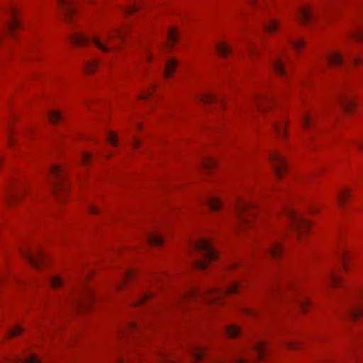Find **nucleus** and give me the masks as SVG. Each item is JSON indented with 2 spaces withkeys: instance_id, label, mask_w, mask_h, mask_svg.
I'll return each instance as SVG.
<instances>
[{
  "instance_id": "nucleus-62",
  "label": "nucleus",
  "mask_w": 363,
  "mask_h": 363,
  "mask_svg": "<svg viewBox=\"0 0 363 363\" xmlns=\"http://www.w3.org/2000/svg\"><path fill=\"white\" fill-rule=\"evenodd\" d=\"M252 4H256L257 0H250Z\"/></svg>"
},
{
  "instance_id": "nucleus-36",
  "label": "nucleus",
  "mask_w": 363,
  "mask_h": 363,
  "mask_svg": "<svg viewBox=\"0 0 363 363\" xmlns=\"http://www.w3.org/2000/svg\"><path fill=\"white\" fill-rule=\"evenodd\" d=\"M349 196L350 191L348 189L341 191L337 196L338 203L341 206L343 205Z\"/></svg>"
},
{
  "instance_id": "nucleus-47",
  "label": "nucleus",
  "mask_w": 363,
  "mask_h": 363,
  "mask_svg": "<svg viewBox=\"0 0 363 363\" xmlns=\"http://www.w3.org/2000/svg\"><path fill=\"white\" fill-rule=\"evenodd\" d=\"M108 140L113 146L117 145L116 135L113 132H109Z\"/></svg>"
},
{
  "instance_id": "nucleus-46",
  "label": "nucleus",
  "mask_w": 363,
  "mask_h": 363,
  "mask_svg": "<svg viewBox=\"0 0 363 363\" xmlns=\"http://www.w3.org/2000/svg\"><path fill=\"white\" fill-rule=\"evenodd\" d=\"M140 9L139 4H134L133 5L129 6L124 9V12L127 14L132 13Z\"/></svg>"
},
{
  "instance_id": "nucleus-27",
  "label": "nucleus",
  "mask_w": 363,
  "mask_h": 363,
  "mask_svg": "<svg viewBox=\"0 0 363 363\" xmlns=\"http://www.w3.org/2000/svg\"><path fill=\"white\" fill-rule=\"evenodd\" d=\"M254 100L260 111L264 110L265 106H267V104L269 103V99L263 95L255 96Z\"/></svg>"
},
{
  "instance_id": "nucleus-34",
  "label": "nucleus",
  "mask_w": 363,
  "mask_h": 363,
  "mask_svg": "<svg viewBox=\"0 0 363 363\" xmlns=\"http://www.w3.org/2000/svg\"><path fill=\"white\" fill-rule=\"evenodd\" d=\"M226 333L230 337H236L240 333V330L235 325H229L226 328Z\"/></svg>"
},
{
  "instance_id": "nucleus-2",
  "label": "nucleus",
  "mask_w": 363,
  "mask_h": 363,
  "mask_svg": "<svg viewBox=\"0 0 363 363\" xmlns=\"http://www.w3.org/2000/svg\"><path fill=\"white\" fill-rule=\"evenodd\" d=\"M191 253L199 257L194 259L193 264L195 267L200 269H205L209 262L218 258L217 252L208 239H201L192 242Z\"/></svg>"
},
{
  "instance_id": "nucleus-33",
  "label": "nucleus",
  "mask_w": 363,
  "mask_h": 363,
  "mask_svg": "<svg viewBox=\"0 0 363 363\" xmlns=\"http://www.w3.org/2000/svg\"><path fill=\"white\" fill-rule=\"evenodd\" d=\"M152 296V294L150 292H143L141 293L138 298L133 302V305L139 306L142 304L144 301L150 298Z\"/></svg>"
},
{
  "instance_id": "nucleus-28",
  "label": "nucleus",
  "mask_w": 363,
  "mask_h": 363,
  "mask_svg": "<svg viewBox=\"0 0 363 363\" xmlns=\"http://www.w3.org/2000/svg\"><path fill=\"white\" fill-rule=\"evenodd\" d=\"M278 27V23L273 18H269L264 23V30L268 33L276 31Z\"/></svg>"
},
{
  "instance_id": "nucleus-6",
  "label": "nucleus",
  "mask_w": 363,
  "mask_h": 363,
  "mask_svg": "<svg viewBox=\"0 0 363 363\" xmlns=\"http://www.w3.org/2000/svg\"><path fill=\"white\" fill-rule=\"evenodd\" d=\"M50 171L52 176L51 181L52 192L55 196L60 197V190L67 188V185L63 180L65 170L58 165H53L50 167Z\"/></svg>"
},
{
  "instance_id": "nucleus-52",
  "label": "nucleus",
  "mask_w": 363,
  "mask_h": 363,
  "mask_svg": "<svg viewBox=\"0 0 363 363\" xmlns=\"http://www.w3.org/2000/svg\"><path fill=\"white\" fill-rule=\"evenodd\" d=\"M248 50L251 55H256L258 52L257 47L252 43H248Z\"/></svg>"
},
{
  "instance_id": "nucleus-39",
  "label": "nucleus",
  "mask_w": 363,
  "mask_h": 363,
  "mask_svg": "<svg viewBox=\"0 0 363 363\" xmlns=\"http://www.w3.org/2000/svg\"><path fill=\"white\" fill-rule=\"evenodd\" d=\"M216 165V161L213 158H206L202 162L203 167L206 170L213 169Z\"/></svg>"
},
{
  "instance_id": "nucleus-45",
  "label": "nucleus",
  "mask_w": 363,
  "mask_h": 363,
  "mask_svg": "<svg viewBox=\"0 0 363 363\" xmlns=\"http://www.w3.org/2000/svg\"><path fill=\"white\" fill-rule=\"evenodd\" d=\"M22 331H23V329L21 328V327H20L18 325H16L15 327H13L12 329H11L9 330V335L10 337H15V336L20 335Z\"/></svg>"
},
{
  "instance_id": "nucleus-53",
  "label": "nucleus",
  "mask_w": 363,
  "mask_h": 363,
  "mask_svg": "<svg viewBox=\"0 0 363 363\" xmlns=\"http://www.w3.org/2000/svg\"><path fill=\"white\" fill-rule=\"evenodd\" d=\"M286 347L289 349H296L299 347V343L297 342L288 341L285 343Z\"/></svg>"
},
{
  "instance_id": "nucleus-3",
  "label": "nucleus",
  "mask_w": 363,
  "mask_h": 363,
  "mask_svg": "<svg viewBox=\"0 0 363 363\" xmlns=\"http://www.w3.org/2000/svg\"><path fill=\"white\" fill-rule=\"evenodd\" d=\"M240 284L233 281L229 284L224 289H208L204 291L192 289L186 296L182 298H191L197 296H203L208 303H217L220 301L222 297L226 294H235L239 291Z\"/></svg>"
},
{
  "instance_id": "nucleus-24",
  "label": "nucleus",
  "mask_w": 363,
  "mask_h": 363,
  "mask_svg": "<svg viewBox=\"0 0 363 363\" xmlns=\"http://www.w3.org/2000/svg\"><path fill=\"white\" fill-rule=\"evenodd\" d=\"M147 241L149 244L152 245H161L163 242V238L153 233H150L146 235Z\"/></svg>"
},
{
  "instance_id": "nucleus-8",
  "label": "nucleus",
  "mask_w": 363,
  "mask_h": 363,
  "mask_svg": "<svg viewBox=\"0 0 363 363\" xmlns=\"http://www.w3.org/2000/svg\"><path fill=\"white\" fill-rule=\"evenodd\" d=\"M319 11L316 8L311 6H301L298 9L296 13V18L303 23H307L316 18Z\"/></svg>"
},
{
  "instance_id": "nucleus-56",
  "label": "nucleus",
  "mask_w": 363,
  "mask_h": 363,
  "mask_svg": "<svg viewBox=\"0 0 363 363\" xmlns=\"http://www.w3.org/2000/svg\"><path fill=\"white\" fill-rule=\"evenodd\" d=\"M9 143L10 145H14V140L13 139V138L11 136L9 137Z\"/></svg>"
},
{
  "instance_id": "nucleus-41",
  "label": "nucleus",
  "mask_w": 363,
  "mask_h": 363,
  "mask_svg": "<svg viewBox=\"0 0 363 363\" xmlns=\"http://www.w3.org/2000/svg\"><path fill=\"white\" fill-rule=\"evenodd\" d=\"M272 125H273L274 129L277 133V134L281 135V134L284 133L285 126H286L285 121H282L280 123L274 122Z\"/></svg>"
},
{
  "instance_id": "nucleus-16",
  "label": "nucleus",
  "mask_w": 363,
  "mask_h": 363,
  "mask_svg": "<svg viewBox=\"0 0 363 363\" xmlns=\"http://www.w3.org/2000/svg\"><path fill=\"white\" fill-rule=\"evenodd\" d=\"M338 103L345 111H350L354 106V99L347 96H340L338 97Z\"/></svg>"
},
{
  "instance_id": "nucleus-59",
  "label": "nucleus",
  "mask_w": 363,
  "mask_h": 363,
  "mask_svg": "<svg viewBox=\"0 0 363 363\" xmlns=\"http://www.w3.org/2000/svg\"><path fill=\"white\" fill-rule=\"evenodd\" d=\"M146 57H147V59L148 60H150V58H151V56H150V55L149 54V52H148L147 51V53H146Z\"/></svg>"
},
{
  "instance_id": "nucleus-17",
  "label": "nucleus",
  "mask_w": 363,
  "mask_h": 363,
  "mask_svg": "<svg viewBox=\"0 0 363 363\" xmlns=\"http://www.w3.org/2000/svg\"><path fill=\"white\" fill-rule=\"evenodd\" d=\"M204 202L213 211H218L222 206V202L220 200L213 196H207L205 199Z\"/></svg>"
},
{
  "instance_id": "nucleus-11",
  "label": "nucleus",
  "mask_w": 363,
  "mask_h": 363,
  "mask_svg": "<svg viewBox=\"0 0 363 363\" xmlns=\"http://www.w3.org/2000/svg\"><path fill=\"white\" fill-rule=\"evenodd\" d=\"M24 192L23 186L20 184H13L8 189L6 199L9 204H13L17 202Z\"/></svg>"
},
{
  "instance_id": "nucleus-57",
  "label": "nucleus",
  "mask_w": 363,
  "mask_h": 363,
  "mask_svg": "<svg viewBox=\"0 0 363 363\" xmlns=\"http://www.w3.org/2000/svg\"><path fill=\"white\" fill-rule=\"evenodd\" d=\"M139 145H140V140H138V139H135V140H134V145L135 147H137V146H139Z\"/></svg>"
},
{
  "instance_id": "nucleus-32",
  "label": "nucleus",
  "mask_w": 363,
  "mask_h": 363,
  "mask_svg": "<svg viewBox=\"0 0 363 363\" xmlns=\"http://www.w3.org/2000/svg\"><path fill=\"white\" fill-rule=\"evenodd\" d=\"M327 279L329 282V284L332 286H337L340 282V277L336 275L334 272H330L328 273Z\"/></svg>"
},
{
  "instance_id": "nucleus-7",
  "label": "nucleus",
  "mask_w": 363,
  "mask_h": 363,
  "mask_svg": "<svg viewBox=\"0 0 363 363\" xmlns=\"http://www.w3.org/2000/svg\"><path fill=\"white\" fill-rule=\"evenodd\" d=\"M25 259L35 268L39 269L44 259V255L40 249L33 251L30 248H26L22 251Z\"/></svg>"
},
{
  "instance_id": "nucleus-60",
  "label": "nucleus",
  "mask_w": 363,
  "mask_h": 363,
  "mask_svg": "<svg viewBox=\"0 0 363 363\" xmlns=\"http://www.w3.org/2000/svg\"><path fill=\"white\" fill-rule=\"evenodd\" d=\"M116 363H123V360L121 359L118 358V359H117Z\"/></svg>"
},
{
  "instance_id": "nucleus-37",
  "label": "nucleus",
  "mask_w": 363,
  "mask_h": 363,
  "mask_svg": "<svg viewBox=\"0 0 363 363\" xmlns=\"http://www.w3.org/2000/svg\"><path fill=\"white\" fill-rule=\"evenodd\" d=\"M133 276H134L133 271L129 270V269L124 270L123 272L118 287H121V286L122 284H123L124 282H125L127 280L131 279Z\"/></svg>"
},
{
  "instance_id": "nucleus-43",
  "label": "nucleus",
  "mask_w": 363,
  "mask_h": 363,
  "mask_svg": "<svg viewBox=\"0 0 363 363\" xmlns=\"http://www.w3.org/2000/svg\"><path fill=\"white\" fill-rule=\"evenodd\" d=\"M50 282L52 286L55 289H57L62 285V280L58 276H53L50 278Z\"/></svg>"
},
{
  "instance_id": "nucleus-18",
  "label": "nucleus",
  "mask_w": 363,
  "mask_h": 363,
  "mask_svg": "<svg viewBox=\"0 0 363 363\" xmlns=\"http://www.w3.org/2000/svg\"><path fill=\"white\" fill-rule=\"evenodd\" d=\"M267 348V343L262 341H258L253 345V350L256 352V358L261 359L264 358V352Z\"/></svg>"
},
{
  "instance_id": "nucleus-13",
  "label": "nucleus",
  "mask_w": 363,
  "mask_h": 363,
  "mask_svg": "<svg viewBox=\"0 0 363 363\" xmlns=\"http://www.w3.org/2000/svg\"><path fill=\"white\" fill-rule=\"evenodd\" d=\"M7 12L10 16V19L6 23V29L8 32L12 33L20 26V22L17 18L18 11L15 7L10 6Z\"/></svg>"
},
{
  "instance_id": "nucleus-54",
  "label": "nucleus",
  "mask_w": 363,
  "mask_h": 363,
  "mask_svg": "<svg viewBox=\"0 0 363 363\" xmlns=\"http://www.w3.org/2000/svg\"><path fill=\"white\" fill-rule=\"evenodd\" d=\"M223 363H246V361L242 358L235 357L230 362H223Z\"/></svg>"
},
{
  "instance_id": "nucleus-10",
  "label": "nucleus",
  "mask_w": 363,
  "mask_h": 363,
  "mask_svg": "<svg viewBox=\"0 0 363 363\" xmlns=\"http://www.w3.org/2000/svg\"><path fill=\"white\" fill-rule=\"evenodd\" d=\"M73 0H58V6L62 15L67 21H70L74 18L76 9Z\"/></svg>"
},
{
  "instance_id": "nucleus-48",
  "label": "nucleus",
  "mask_w": 363,
  "mask_h": 363,
  "mask_svg": "<svg viewBox=\"0 0 363 363\" xmlns=\"http://www.w3.org/2000/svg\"><path fill=\"white\" fill-rule=\"evenodd\" d=\"M350 36L358 40L363 39V30L358 29L350 34Z\"/></svg>"
},
{
  "instance_id": "nucleus-35",
  "label": "nucleus",
  "mask_w": 363,
  "mask_h": 363,
  "mask_svg": "<svg viewBox=\"0 0 363 363\" xmlns=\"http://www.w3.org/2000/svg\"><path fill=\"white\" fill-rule=\"evenodd\" d=\"M48 118L52 123H56L61 120L62 115L57 111H51L48 113Z\"/></svg>"
},
{
  "instance_id": "nucleus-42",
  "label": "nucleus",
  "mask_w": 363,
  "mask_h": 363,
  "mask_svg": "<svg viewBox=\"0 0 363 363\" xmlns=\"http://www.w3.org/2000/svg\"><path fill=\"white\" fill-rule=\"evenodd\" d=\"M313 122V116L309 113H304L302 116V125L304 128H308Z\"/></svg>"
},
{
  "instance_id": "nucleus-4",
  "label": "nucleus",
  "mask_w": 363,
  "mask_h": 363,
  "mask_svg": "<svg viewBox=\"0 0 363 363\" xmlns=\"http://www.w3.org/2000/svg\"><path fill=\"white\" fill-rule=\"evenodd\" d=\"M286 215L291 221V228L301 239V236L308 231L310 226L309 222L291 208L286 210Z\"/></svg>"
},
{
  "instance_id": "nucleus-14",
  "label": "nucleus",
  "mask_w": 363,
  "mask_h": 363,
  "mask_svg": "<svg viewBox=\"0 0 363 363\" xmlns=\"http://www.w3.org/2000/svg\"><path fill=\"white\" fill-rule=\"evenodd\" d=\"M325 62L331 65L340 66L345 63L342 55L339 52L329 53L325 56Z\"/></svg>"
},
{
  "instance_id": "nucleus-20",
  "label": "nucleus",
  "mask_w": 363,
  "mask_h": 363,
  "mask_svg": "<svg viewBox=\"0 0 363 363\" xmlns=\"http://www.w3.org/2000/svg\"><path fill=\"white\" fill-rule=\"evenodd\" d=\"M191 354L194 361H199L204 358L205 350L202 347L194 345L191 348Z\"/></svg>"
},
{
  "instance_id": "nucleus-31",
  "label": "nucleus",
  "mask_w": 363,
  "mask_h": 363,
  "mask_svg": "<svg viewBox=\"0 0 363 363\" xmlns=\"http://www.w3.org/2000/svg\"><path fill=\"white\" fill-rule=\"evenodd\" d=\"M167 38H168L169 44H174L178 40L179 34L175 28L172 27L168 30Z\"/></svg>"
},
{
  "instance_id": "nucleus-12",
  "label": "nucleus",
  "mask_w": 363,
  "mask_h": 363,
  "mask_svg": "<svg viewBox=\"0 0 363 363\" xmlns=\"http://www.w3.org/2000/svg\"><path fill=\"white\" fill-rule=\"evenodd\" d=\"M83 295L71 300V303L76 308L82 307L85 304H89L94 298V296L89 289L84 290Z\"/></svg>"
},
{
  "instance_id": "nucleus-51",
  "label": "nucleus",
  "mask_w": 363,
  "mask_h": 363,
  "mask_svg": "<svg viewBox=\"0 0 363 363\" xmlns=\"http://www.w3.org/2000/svg\"><path fill=\"white\" fill-rule=\"evenodd\" d=\"M152 93H153L152 88L146 90L145 91H144L143 93H142L140 96V98L142 99H146L148 97H150L152 94Z\"/></svg>"
},
{
  "instance_id": "nucleus-15",
  "label": "nucleus",
  "mask_w": 363,
  "mask_h": 363,
  "mask_svg": "<svg viewBox=\"0 0 363 363\" xmlns=\"http://www.w3.org/2000/svg\"><path fill=\"white\" fill-rule=\"evenodd\" d=\"M272 66L274 69L280 75H284L286 73V69L284 66V62L282 57L277 54L272 60Z\"/></svg>"
},
{
  "instance_id": "nucleus-25",
  "label": "nucleus",
  "mask_w": 363,
  "mask_h": 363,
  "mask_svg": "<svg viewBox=\"0 0 363 363\" xmlns=\"http://www.w3.org/2000/svg\"><path fill=\"white\" fill-rule=\"evenodd\" d=\"M347 57L350 64L356 66H363V54L360 55L354 53H349Z\"/></svg>"
},
{
  "instance_id": "nucleus-55",
  "label": "nucleus",
  "mask_w": 363,
  "mask_h": 363,
  "mask_svg": "<svg viewBox=\"0 0 363 363\" xmlns=\"http://www.w3.org/2000/svg\"><path fill=\"white\" fill-rule=\"evenodd\" d=\"M88 208L89 212L94 214L97 213L99 211L98 208L93 205H89Z\"/></svg>"
},
{
  "instance_id": "nucleus-19",
  "label": "nucleus",
  "mask_w": 363,
  "mask_h": 363,
  "mask_svg": "<svg viewBox=\"0 0 363 363\" xmlns=\"http://www.w3.org/2000/svg\"><path fill=\"white\" fill-rule=\"evenodd\" d=\"M267 250V253L274 258H278L282 253V247L278 242H274L272 243Z\"/></svg>"
},
{
  "instance_id": "nucleus-38",
  "label": "nucleus",
  "mask_w": 363,
  "mask_h": 363,
  "mask_svg": "<svg viewBox=\"0 0 363 363\" xmlns=\"http://www.w3.org/2000/svg\"><path fill=\"white\" fill-rule=\"evenodd\" d=\"M99 65V62L96 60H93L87 62L85 64V69L88 73L93 72Z\"/></svg>"
},
{
  "instance_id": "nucleus-63",
  "label": "nucleus",
  "mask_w": 363,
  "mask_h": 363,
  "mask_svg": "<svg viewBox=\"0 0 363 363\" xmlns=\"http://www.w3.org/2000/svg\"><path fill=\"white\" fill-rule=\"evenodd\" d=\"M247 313H252V311H247Z\"/></svg>"
},
{
  "instance_id": "nucleus-26",
  "label": "nucleus",
  "mask_w": 363,
  "mask_h": 363,
  "mask_svg": "<svg viewBox=\"0 0 363 363\" xmlns=\"http://www.w3.org/2000/svg\"><path fill=\"white\" fill-rule=\"evenodd\" d=\"M216 49L218 53L222 57H225L231 52V48L225 43H217L216 45Z\"/></svg>"
},
{
  "instance_id": "nucleus-21",
  "label": "nucleus",
  "mask_w": 363,
  "mask_h": 363,
  "mask_svg": "<svg viewBox=\"0 0 363 363\" xmlns=\"http://www.w3.org/2000/svg\"><path fill=\"white\" fill-rule=\"evenodd\" d=\"M6 363H41L38 358L35 355H31L26 359L13 357V359H6Z\"/></svg>"
},
{
  "instance_id": "nucleus-5",
  "label": "nucleus",
  "mask_w": 363,
  "mask_h": 363,
  "mask_svg": "<svg viewBox=\"0 0 363 363\" xmlns=\"http://www.w3.org/2000/svg\"><path fill=\"white\" fill-rule=\"evenodd\" d=\"M256 209L255 204L246 200H240L236 205V214L239 225L245 227L250 225V220L248 218L252 216Z\"/></svg>"
},
{
  "instance_id": "nucleus-58",
  "label": "nucleus",
  "mask_w": 363,
  "mask_h": 363,
  "mask_svg": "<svg viewBox=\"0 0 363 363\" xmlns=\"http://www.w3.org/2000/svg\"><path fill=\"white\" fill-rule=\"evenodd\" d=\"M362 144L361 143H357V146L358 148L361 149L362 147Z\"/></svg>"
},
{
  "instance_id": "nucleus-9",
  "label": "nucleus",
  "mask_w": 363,
  "mask_h": 363,
  "mask_svg": "<svg viewBox=\"0 0 363 363\" xmlns=\"http://www.w3.org/2000/svg\"><path fill=\"white\" fill-rule=\"evenodd\" d=\"M269 159L277 177L280 178L287 169L285 160L279 152L271 153Z\"/></svg>"
},
{
  "instance_id": "nucleus-44",
  "label": "nucleus",
  "mask_w": 363,
  "mask_h": 363,
  "mask_svg": "<svg viewBox=\"0 0 363 363\" xmlns=\"http://www.w3.org/2000/svg\"><path fill=\"white\" fill-rule=\"evenodd\" d=\"M290 43L294 48V49L298 50L304 46V41L301 39L299 40H290Z\"/></svg>"
},
{
  "instance_id": "nucleus-29",
  "label": "nucleus",
  "mask_w": 363,
  "mask_h": 363,
  "mask_svg": "<svg viewBox=\"0 0 363 363\" xmlns=\"http://www.w3.org/2000/svg\"><path fill=\"white\" fill-rule=\"evenodd\" d=\"M200 100L205 104H211L217 101H220V104L223 106V99H219L218 96L214 94H203L200 96Z\"/></svg>"
},
{
  "instance_id": "nucleus-23",
  "label": "nucleus",
  "mask_w": 363,
  "mask_h": 363,
  "mask_svg": "<svg viewBox=\"0 0 363 363\" xmlns=\"http://www.w3.org/2000/svg\"><path fill=\"white\" fill-rule=\"evenodd\" d=\"M348 316L352 319H357L363 315V306L355 303L348 311Z\"/></svg>"
},
{
  "instance_id": "nucleus-1",
  "label": "nucleus",
  "mask_w": 363,
  "mask_h": 363,
  "mask_svg": "<svg viewBox=\"0 0 363 363\" xmlns=\"http://www.w3.org/2000/svg\"><path fill=\"white\" fill-rule=\"evenodd\" d=\"M125 29H116L112 33H107L102 38L96 35L89 37L82 33H76L72 36V41L77 45H86L92 41L101 51L107 52L118 50L115 40H123L125 37Z\"/></svg>"
},
{
  "instance_id": "nucleus-50",
  "label": "nucleus",
  "mask_w": 363,
  "mask_h": 363,
  "mask_svg": "<svg viewBox=\"0 0 363 363\" xmlns=\"http://www.w3.org/2000/svg\"><path fill=\"white\" fill-rule=\"evenodd\" d=\"M91 157V155L89 152H83L81 155V161L86 164Z\"/></svg>"
},
{
  "instance_id": "nucleus-40",
  "label": "nucleus",
  "mask_w": 363,
  "mask_h": 363,
  "mask_svg": "<svg viewBox=\"0 0 363 363\" xmlns=\"http://www.w3.org/2000/svg\"><path fill=\"white\" fill-rule=\"evenodd\" d=\"M297 306L303 311L305 308L309 304V301L307 297L300 296L296 301Z\"/></svg>"
},
{
  "instance_id": "nucleus-22",
  "label": "nucleus",
  "mask_w": 363,
  "mask_h": 363,
  "mask_svg": "<svg viewBox=\"0 0 363 363\" xmlns=\"http://www.w3.org/2000/svg\"><path fill=\"white\" fill-rule=\"evenodd\" d=\"M177 65V62L174 58L169 59L167 61L164 71V74L166 78H168L173 74Z\"/></svg>"
},
{
  "instance_id": "nucleus-61",
  "label": "nucleus",
  "mask_w": 363,
  "mask_h": 363,
  "mask_svg": "<svg viewBox=\"0 0 363 363\" xmlns=\"http://www.w3.org/2000/svg\"><path fill=\"white\" fill-rule=\"evenodd\" d=\"M164 361H165V363H171L170 360L167 358H165Z\"/></svg>"
},
{
  "instance_id": "nucleus-30",
  "label": "nucleus",
  "mask_w": 363,
  "mask_h": 363,
  "mask_svg": "<svg viewBox=\"0 0 363 363\" xmlns=\"http://www.w3.org/2000/svg\"><path fill=\"white\" fill-rule=\"evenodd\" d=\"M338 253H339L340 258L342 260V266H343L345 270H347V260L350 257V252H349L348 250H347L345 247H342L339 250Z\"/></svg>"
},
{
  "instance_id": "nucleus-49",
  "label": "nucleus",
  "mask_w": 363,
  "mask_h": 363,
  "mask_svg": "<svg viewBox=\"0 0 363 363\" xmlns=\"http://www.w3.org/2000/svg\"><path fill=\"white\" fill-rule=\"evenodd\" d=\"M137 329H138V325L135 323H130L126 326V328L123 331H121V333H126L128 331L129 332V331H132V330H137Z\"/></svg>"
}]
</instances>
